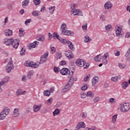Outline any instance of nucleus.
Masks as SVG:
<instances>
[{
    "label": "nucleus",
    "mask_w": 130,
    "mask_h": 130,
    "mask_svg": "<svg viewBox=\"0 0 130 130\" xmlns=\"http://www.w3.org/2000/svg\"><path fill=\"white\" fill-rule=\"evenodd\" d=\"M2 42L5 44L6 46H10V45H12L14 48L17 49L18 48V46H19L20 41L19 39H16L14 40V39L13 38H6L3 40Z\"/></svg>",
    "instance_id": "1"
},
{
    "label": "nucleus",
    "mask_w": 130,
    "mask_h": 130,
    "mask_svg": "<svg viewBox=\"0 0 130 130\" xmlns=\"http://www.w3.org/2000/svg\"><path fill=\"white\" fill-rule=\"evenodd\" d=\"M60 29L61 31L62 35H74V32L72 31L71 30H68V26L66 23H62L60 25Z\"/></svg>",
    "instance_id": "2"
},
{
    "label": "nucleus",
    "mask_w": 130,
    "mask_h": 130,
    "mask_svg": "<svg viewBox=\"0 0 130 130\" xmlns=\"http://www.w3.org/2000/svg\"><path fill=\"white\" fill-rule=\"evenodd\" d=\"M75 63L77 67H83V69H88V68L90 67V64L89 63H86V61H85V60L80 58L77 59L76 60Z\"/></svg>",
    "instance_id": "3"
},
{
    "label": "nucleus",
    "mask_w": 130,
    "mask_h": 130,
    "mask_svg": "<svg viewBox=\"0 0 130 130\" xmlns=\"http://www.w3.org/2000/svg\"><path fill=\"white\" fill-rule=\"evenodd\" d=\"M9 113H10V109L8 107L4 108L1 113V120H3L5 119Z\"/></svg>",
    "instance_id": "4"
},
{
    "label": "nucleus",
    "mask_w": 130,
    "mask_h": 130,
    "mask_svg": "<svg viewBox=\"0 0 130 130\" xmlns=\"http://www.w3.org/2000/svg\"><path fill=\"white\" fill-rule=\"evenodd\" d=\"M130 109V104L129 103H125L123 104L121 107L120 110L121 112H127Z\"/></svg>",
    "instance_id": "5"
},
{
    "label": "nucleus",
    "mask_w": 130,
    "mask_h": 130,
    "mask_svg": "<svg viewBox=\"0 0 130 130\" xmlns=\"http://www.w3.org/2000/svg\"><path fill=\"white\" fill-rule=\"evenodd\" d=\"M60 42L61 43H63V44H68V46L71 50H73L74 49V45H73V43H71V41H67L66 39H59Z\"/></svg>",
    "instance_id": "6"
},
{
    "label": "nucleus",
    "mask_w": 130,
    "mask_h": 130,
    "mask_svg": "<svg viewBox=\"0 0 130 130\" xmlns=\"http://www.w3.org/2000/svg\"><path fill=\"white\" fill-rule=\"evenodd\" d=\"M109 56V53L107 52H106L103 56L102 55L101 61L104 64H107V61H108V59L107 58Z\"/></svg>",
    "instance_id": "7"
},
{
    "label": "nucleus",
    "mask_w": 130,
    "mask_h": 130,
    "mask_svg": "<svg viewBox=\"0 0 130 130\" xmlns=\"http://www.w3.org/2000/svg\"><path fill=\"white\" fill-rule=\"evenodd\" d=\"M116 35L117 37H119L121 34V30H122V26L116 25L115 27Z\"/></svg>",
    "instance_id": "8"
},
{
    "label": "nucleus",
    "mask_w": 130,
    "mask_h": 130,
    "mask_svg": "<svg viewBox=\"0 0 130 130\" xmlns=\"http://www.w3.org/2000/svg\"><path fill=\"white\" fill-rule=\"evenodd\" d=\"M72 12L74 16H83V12L80 9L72 10Z\"/></svg>",
    "instance_id": "9"
},
{
    "label": "nucleus",
    "mask_w": 130,
    "mask_h": 130,
    "mask_svg": "<svg viewBox=\"0 0 130 130\" xmlns=\"http://www.w3.org/2000/svg\"><path fill=\"white\" fill-rule=\"evenodd\" d=\"M13 69H14V64H13V61H10L6 66V72L10 73Z\"/></svg>",
    "instance_id": "10"
},
{
    "label": "nucleus",
    "mask_w": 130,
    "mask_h": 130,
    "mask_svg": "<svg viewBox=\"0 0 130 130\" xmlns=\"http://www.w3.org/2000/svg\"><path fill=\"white\" fill-rule=\"evenodd\" d=\"M60 73L61 75L63 76H68L70 74V70L68 68H62L60 70Z\"/></svg>",
    "instance_id": "11"
},
{
    "label": "nucleus",
    "mask_w": 130,
    "mask_h": 130,
    "mask_svg": "<svg viewBox=\"0 0 130 130\" xmlns=\"http://www.w3.org/2000/svg\"><path fill=\"white\" fill-rule=\"evenodd\" d=\"M47 56H48V52H46L44 55L42 56L39 63L45 62L47 60Z\"/></svg>",
    "instance_id": "12"
},
{
    "label": "nucleus",
    "mask_w": 130,
    "mask_h": 130,
    "mask_svg": "<svg viewBox=\"0 0 130 130\" xmlns=\"http://www.w3.org/2000/svg\"><path fill=\"white\" fill-rule=\"evenodd\" d=\"M65 55L69 58V59H71V58H74V53L71 52V50H67L65 52Z\"/></svg>",
    "instance_id": "13"
},
{
    "label": "nucleus",
    "mask_w": 130,
    "mask_h": 130,
    "mask_svg": "<svg viewBox=\"0 0 130 130\" xmlns=\"http://www.w3.org/2000/svg\"><path fill=\"white\" fill-rule=\"evenodd\" d=\"M86 127V124H85V122H79L78 123L76 127L75 128L81 129V128H85Z\"/></svg>",
    "instance_id": "14"
},
{
    "label": "nucleus",
    "mask_w": 130,
    "mask_h": 130,
    "mask_svg": "<svg viewBox=\"0 0 130 130\" xmlns=\"http://www.w3.org/2000/svg\"><path fill=\"white\" fill-rule=\"evenodd\" d=\"M41 107H42V104H41L39 105H34L33 106L34 112H38V111H40V109H41Z\"/></svg>",
    "instance_id": "15"
},
{
    "label": "nucleus",
    "mask_w": 130,
    "mask_h": 130,
    "mask_svg": "<svg viewBox=\"0 0 130 130\" xmlns=\"http://www.w3.org/2000/svg\"><path fill=\"white\" fill-rule=\"evenodd\" d=\"M9 81H10V77L7 76L4 77L2 79L1 86H3V85H5V84H7Z\"/></svg>",
    "instance_id": "16"
},
{
    "label": "nucleus",
    "mask_w": 130,
    "mask_h": 130,
    "mask_svg": "<svg viewBox=\"0 0 130 130\" xmlns=\"http://www.w3.org/2000/svg\"><path fill=\"white\" fill-rule=\"evenodd\" d=\"M112 8V3L110 2H107L104 5V8L105 10H111Z\"/></svg>",
    "instance_id": "17"
},
{
    "label": "nucleus",
    "mask_w": 130,
    "mask_h": 130,
    "mask_svg": "<svg viewBox=\"0 0 130 130\" xmlns=\"http://www.w3.org/2000/svg\"><path fill=\"white\" fill-rule=\"evenodd\" d=\"M38 44H39V42L35 41L34 43H32L28 45V48L29 49H31V48H36V47L38 46Z\"/></svg>",
    "instance_id": "18"
},
{
    "label": "nucleus",
    "mask_w": 130,
    "mask_h": 130,
    "mask_svg": "<svg viewBox=\"0 0 130 130\" xmlns=\"http://www.w3.org/2000/svg\"><path fill=\"white\" fill-rule=\"evenodd\" d=\"M6 36H12L13 35V30L11 29H6L4 31Z\"/></svg>",
    "instance_id": "19"
},
{
    "label": "nucleus",
    "mask_w": 130,
    "mask_h": 130,
    "mask_svg": "<svg viewBox=\"0 0 130 130\" xmlns=\"http://www.w3.org/2000/svg\"><path fill=\"white\" fill-rule=\"evenodd\" d=\"M19 115H20L19 108H15L13 111V116H14V117H17Z\"/></svg>",
    "instance_id": "20"
},
{
    "label": "nucleus",
    "mask_w": 130,
    "mask_h": 130,
    "mask_svg": "<svg viewBox=\"0 0 130 130\" xmlns=\"http://www.w3.org/2000/svg\"><path fill=\"white\" fill-rule=\"evenodd\" d=\"M26 93H27V91H24L22 92V89H19L16 91V95L17 96H20V95H25Z\"/></svg>",
    "instance_id": "21"
},
{
    "label": "nucleus",
    "mask_w": 130,
    "mask_h": 130,
    "mask_svg": "<svg viewBox=\"0 0 130 130\" xmlns=\"http://www.w3.org/2000/svg\"><path fill=\"white\" fill-rule=\"evenodd\" d=\"M92 41V39L90 38V37L88 36H85L84 38V42L85 43H89V42H91Z\"/></svg>",
    "instance_id": "22"
},
{
    "label": "nucleus",
    "mask_w": 130,
    "mask_h": 130,
    "mask_svg": "<svg viewBox=\"0 0 130 130\" xmlns=\"http://www.w3.org/2000/svg\"><path fill=\"white\" fill-rule=\"evenodd\" d=\"M99 81V78H98V77H96V76L94 77L92 80V84L93 85H96V84L98 83Z\"/></svg>",
    "instance_id": "23"
},
{
    "label": "nucleus",
    "mask_w": 130,
    "mask_h": 130,
    "mask_svg": "<svg viewBox=\"0 0 130 130\" xmlns=\"http://www.w3.org/2000/svg\"><path fill=\"white\" fill-rule=\"evenodd\" d=\"M19 32L18 35L19 37H23V36L25 35V30H24V29L20 28H19Z\"/></svg>",
    "instance_id": "24"
},
{
    "label": "nucleus",
    "mask_w": 130,
    "mask_h": 130,
    "mask_svg": "<svg viewBox=\"0 0 130 130\" xmlns=\"http://www.w3.org/2000/svg\"><path fill=\"white\" fill-rule=\"evenodd\" d=\"M37 39L38 41H44L45 37L43 35H39L37 36Z\"/></svg>",
    "instance_id": "25"
},
{
    "label": "nucleus",
    "mask_w": 130,
    "mask_h": 130,
    "mask_svg": "<svg viewBox=\"0 0 130 130\" xmlns=\"http://www.w3.org/2000/svg\"><path fill=\"white\" fill-rule=\"evenodd\" d=\"M33 63V61H25L24 62V66L25 67H29L30 68H32V64Z\"/></svg>",
    "instance_id": "26"
},
{
    "label": "nucleus",
    "mask_w": 130,
    "mask_h": 130,
    "mask_svg": "<svg viewBox=\"0 0 130 130\" xmlns=\"http://www.w3.org/2000/svg\"><path fill=\"white\" fill-rule=\"evenodd\" d=\"M120 79H121L120 76H119L112 77L111 80L112 82H117V81H118V80H120Z\"/></svg>",
    "instance_id": "27"
},
{
    "label": "nucleus",
    "mask_w": 130,
    "mask_h": 130,
    "mask_svg": "<svg viewBox=\"0 0 130 130\" xmlns=\"http://www.w3.org/2000/svg\"><path fill=\"white\" fill-rule=\"evenodd\" d=\"M108 103L112 105L115 104V103H116V99L113 98H111L109 99Z\"/></svg>",
    "instance_id": "28"
},
{
    "label": "nucleus",
    "mask_w": 130,
    "mask_h": 130,
    "mask_svg": "<svg viewBox=\"0 0 130 130\" xmlns=\"http://www.w3.org/2000/svg\"><path fill=\"white\" fill-rule=\"evenodd\" d=\"M121 87L122 89H125L127 87H128V83L126 81H124L121 84Z\"/></svg>",
    "instance_id": "29"
},
{
    "label": "nucleus",
    "mask_w": 130,
    "mask_h": 130,
    "mask_svg": "<svg viewBox=\"0 0 130 130\" xmlns=\"http://www.w3.org/2000/svg\"><path fill=\"white\" fill-rule=\"evenodd\" d=\"M102 54H100L94 57V60L96 62L101 61Z\"/></svg>",
    "instance_id": "30"
},
{
    "label": "nucleus",
    "mask_w": 130,
    "mask_h": 130,
    "mask_svg": "<svg viewBox=\"0 0 130 130\" xmlns=\"http://www.w3.org/2000/svg\"><path fill=\"white\" fill-rule=\"evenodd\" d=\"M68 77H69V79H70L69 80L72 81L73 83L74 82H77V81L78 80L77 78L74 77L73 75H69Z\"/></svg>",
    "instance_id": "31"
},
{
    "label": "nucleus",
    "mask_w": 130,
    "mask_h": 130,
    "mask_svg": "<svg viewBox=\"0 0 130 130\" xmlns=\"http://www.w3.org/2000/svg\"><path fill=\"white\" fill-rule=\"evenodd\" d=\"M29 0H24L22 3L23 8H26V7H27V6L29 5Z\"/></svg>",
    "instance_id": "32"
},
{
    "label": "nucleus",
    "mask_w": 130,
    "mask_h": 130,
    "mask_svg": "<svg viewBox=\"0 0 130 130\" xmlns=\"http://www.w3.org/2000/svg\"><path fill=\"white\" fill-rule=\"evenodd\" d=\"M52 37L54 39H58L59 41V39H59V36L58 35V34H57V32H54L52 35Z\"/></svg>",
    "instance_id": "33"
},
{
    "label": "nucleus",
    "mask_w": 130,
    "mask_h": 130,
    "mask_svg": "<svg viewBox=\"0 0 130 130\" xmlns=\"http://www.w3.org/2000/svg\"><path fill=\"white\" fill-rule=\"evenodd\" d=\"M117 119V114H115V115L112 116V123H115L116 122V120Z\"/></svg>",
    "instance_id": "34"
},
{
    "label": "nucleus",
    "mask_w": 130,
    "mask_h": 130,
    "mask_svg": "<svg viewBox=\"0 0 130 130\" xmlns=\"http://www.w3.org/2000/svg\"><path fill=\"white\" fill-rule=\"evenodd\" d=\"M87 97H90V98H93L94 97V93L91 91H88L86 94Z\"/></svg>",
    "instance_id": "35"
},
{
    "label": "nucleus",
    "mask_w": 130,
    "mask_h": 130,
    "mask_svg": "<svg viewBox=\"0 0 130 130\" xmlns=\"http://www.w3.org/2000/svg\"><path fill=\"white\" fill-rule=\"evenodd\" d=\"M49 13L50 14H53V12L55 11V6H51L49 8Z\"/></svg>",
    "instance_id": "36"
},
{
    "label": "nucleus",
    "mask_w": 130,
    "mask_h": 130,
    "mask_svg": "<svg viewBox=\"0 0 130 130\" xmlns=\"http://www.w3.org/2000/svg\"><path fill=\"white\" fill-rule=\"evenodd\" d=\"M58 114H59V110L58 109H56L53 112V116H56V115H58Z\"/></svg>",
    "instance_id": "37"
},
{
    "label": "nucleus",
    "mask_w": 130,
    "mask_h": 130,
    "mask_svg": "<svg viewBox=\"0 0 130 130\" xmlns=\"http://www.w3.org/2000/svg\"><path fill=\"white\" fill-rule=\"evenodd\" d=\"M39 67V63H35L34 62H32V64L31 65V68H32L33 69H37V68Z\"/></svg>",
    "instance_id": "38"
},
{
    "label": "nucleus",
    "mask_w": 130,
    "mask_h": 130,
    "mask_svg": "<svg viewBox=\"0 0 130 130\" xmlns=\"http://www.w3.org/2000/svg\"><path fill=\"white\" fill-rule=\"evenodd\" d=\"M34 74V71H29L28 74H27V77L29 79L31 78V77H32L33 75Z\"/></svg>",
    "instance_id": "39"
},
{
    "label": "nucleus",
    "mask_w": 130,
    "mask_h": 130,
    "mask_svg": "<svg viewBox=\"0 0 130 130\" xmlns=\"http://www.w3.org/2000/svg\"><path fill=\"white\" fill-rule=\"evenodd\" d=\"M44 95L49 97V96H50V91L49 90H45L44 91Z\"/></svg>",
    "instance_id": "40"
},
{
    "label": "nucleus",
    "mask_w": 130,
    "mask_h": 130,
    "mask_svg": "<svg viewBox=\"0 0 130 130\" xmlns=\"http://www.w3.org/2000/svg\"><path fill=\"white\" fill-rule=\"evenodd\" d=\"M33 1L35 6H38V5H40V3H41L40 0H33Z\"/></svg>",
    "instance_id": "41"
},
{
    "label": "nucleus",
    "mask_w": 130,
    "mask_h": 130,
    "mask_svg": "<svg viewBox=\"0 0 130 130\" xmlns=\"http://www.w3.org/2000/svg\"><path fill=\"white\" fill-rule=\"evenodd\" d=\"M87 23H85L82 25V28L84 32H86V31H87Z\"/></svg>",
    "instance_id": "42"
},
{
    "label": "nucleus",
    "mask_w": 130,
    "mask_h": 130,
    "mask_svg": "<svg viewBox=\"0 0 130 130\" xmlns=\"http://www.w3.org/2000/svg\"><path fill=\"white\" fill-rule=\"evenodd\" d=\"M80 96L82 99H85V98L87 97V94H86L85 93L82 92L81 93Z\"/></svg>",
    "instance_id": "43"
},
{
    "label": "nucleus",
    "mask_w": 130,
    "mask_h": 130,
    "mask_svg": "<svg viewBox=\"0 0 130 130\" xmlns=\"http://www.w3.org/2000/svg\"><path fill=\"white\" fill-rule=\"evenodd\" d=\"M52 98H51L50 99H48L47 102L46 103L48 105H50V104H51V103H52Z\"/></svg>",
    "instance_id": "44"
},
{
    "label": "nucleus",
    "mask_w": 130,
    "mask_h": 130,
    "mask_svg": "<svg viewBox=\"0 0 130 130\" xmlns=\"http://www.w3.org/2000/svg\"><path fill=\"white\" fill-rule=\"evenodd\" d=\"M87 116H88V114L87 113V112H84L82 113V118H86Z\"/></svg>",
    "instance_id": "45"
},
{
    "label": "nucleus",
    "mask_w": 130,
    "mask_h": 130,
    "mask_svg": "<svg viewBox=\"0 0 130 130\" xmlns=\"http://www.w3.org/2000/svg\"><path fill=\"white\" fill-rule=\"evenodd\" d=\"M32 16H34V17H37L38 16H39V14L38 13V11H34L32 13Z\"/></svg>",
    "instance_id": "46"
},
{
    "label": "nucleus",
    "mask_w": 130,
    "mask_h": 130,
    "mask_svg": "<svg viewBox=\"0 0 130 130\" xmlns=\"http://www.w3.org/2000/svg\"><path fill=\"white\" fill-rule=\"evenodd\" d=\"M56 57H57V59H60V58L62 57V56L61 55V53H56Z\"/></svg>",
    "instance_id": "47"
},
{
    "label": "nucleus",
    "mask_w": 130,
    "mask_h": 130,
    "mask_svg": "<svg viewBox=\"0 0 130 130\" xmlns=\"http://www.w3.org/2000/svg\"><path fill=\"white\" fill-rule=\"evenodd\" d=\"M118 66H119V68H120V69H124V68H125V65L124 64H122L121 63H119Z\"/></svg>",
    "instance_id": "48"
},
{
    "label": "nucleus",
    "mask_w": 130,
    "mask_h": 130,
    "mask_svg": "<svg viewBox=\"0 0 130 130\" xmlns=\"http://www.w3.org/2000/svg\"><path fill=\"white\" fill-rule=\"evenodd\" d=\"M54 71L57 74V73H58V72H60V69H59V68H57V67H54Z\"/></svg>",
    "instance_id": "49"
},
{
    "label": "nucleus",
    "mask_w": 130,
    "mask_h": 130,
    "mask_svg": "<svg viewBox=\"0 0 130 130\" xmlns=\"http://www.w3.org/2000/svg\"><path fill=\"white\" fill-rule=\"evenodd\" d=\"M100 100V98L98 96H96L93 99V102L96 103V102H98L99 100Z\"/></svg>",
    "instance_id": "50"
},
{
    "label": "nucleus",
    "mask_w": 130,
    "mask_h": 130,
    "mask_svg": "<svg viewBox=\"0 0 130 130\" xmlns=\"http://www.w3.org/2000/svg\"><path fill=\"white\" fill-rule=\"evenodd\" d=\"M88 88V86H87L86 84H85L84 86H83L81 87V90L82 91H85V90H87V88Z\"/></svg>",
    "instance_id": "51"
},
{
    "label": "nucleus",
    "mask_w": 130,
    "mask_h": 130,
    "mask_svg": "<svg viewBox=\"0 0 130 130\" xmlns=\"http://www.w3.org/2000/svg\"><path fill=\"white\" fill-rule=\"evenodd\" d=\"M114 53L115 56H119V55H120V52L118 50H116Z\"/></svg>",
    "instance_id": "52"
},
{
    "label": "nucleus",
    "mask_w": 130,
    "mask_h": 130,
    "mask_svg": "<svg viewBox=\"0 0 130 130\" xmlns=\"http://www.w3.org/2000/svg\"><path fill=\"white\" fill-rule=\"evenodd\" d=\"M56 49H55V48H54V47H52L51 48V52L52 53H54V52H55Z\"/></svg>",
    "instance_id": "53"
},
{
    "label": "nucleus",
    "mask_w": 130,
    "mask_h": 130,
    "mask_svg": "<svg viewBox=\"0 0 130 130\" xmlns=\"http://www.w3.org/2000/svg\"><path fill=\"white\" fill-rule=\"evenodd\" d=\"M69 86H71L72 87V86H73V85H74V82L71 80H69V81H68V83H67Z\"/></svg>",
    "instance_id": "54"
},
{
    "label": "nucleus",
    "mask_w": 130,
    "mask_h": 130,
    "mask_svg": "<svg viewBox=\"0 0 130 130\" xmlns=\"http://www.w3.org/2000/svg\"><path fill=\"white\" fill-rule=\"evenodd\" d=\"M67 64L66 61H61L59 62V66H65Z\"/></svg>",
    "instance_id": "55"
},
{
    "label": "nucleus",
    "mask_w": 130,
    "mask_h": 130,
    "mask_svg": "<svg viewBox=\"0 0 130 130\" xmlns=\"http://www.w3.org/2000/svg\"><path fill=\"white\" fill-rule=\"evenodd\" d=\"M125 56L127 57V56H130V49H128V50H127V52L126 53Z\"/></svg>",
    "instance_id": "56"
},
{
    "label": "nucleus",
    "mask_w": 130,
    "mask_h": 130,
    "mask_svg": "<svg viewBox=\"0 0 130 130\" xmlns=\"http://www.w3.org/2000/svg\"><path fill=\"white\" fill-rule=\"evenodd\" d=\"M89 78H90V74H88V75H87V76L85 78H84V82H87Z\"/></svg>",
    "instance_id": "57"
},
{
    "label": "nucleus",
    "mask_w": 130,
    "mask_h": 130,
    "mask_svg": "<svg viewBox=\"0 0 130 130\" xmlns=\"http://www.w3.org/2000/svg\"><path fill=\"white\" fill-rule=\"evenodd\" d=\"M68 91H69V89H68L67 87H64V88H63L62 90V92L64 93L66 92H68Z\"/></svg>",
    "instance_id": "58"
},
{
    "label": "nucleus",
    "mask_w": 130,
    "mask_h": 130,
    "mask_svg": "<svg viewBox=\"0 0 130 130\" xmlns=\"http://www.w3.org/2000/svg\"><path fill=\"white\" fill-rule=\"evenodd\" d=\"M23 54H25V49L22 48L20 51V55H23Z\"/></svg>",
    "instance_id": "59"
},
{
    "label": "nucleus",
    "mask_w": 130,
    "mask_h": 130,
    "mask_svg": "<svg viewBox=\"0 0 130 130\" xmlns=\"http://www.w3.org/2000/svg\"><path fill=\"white\" fill-rule=\"evenodd\" d=\"M31 19H27L25 22V25H28V24H29V23H31Z\"/></svg>",
    "instance_id": "60"
},
{
    "label": "nucleus",
    "mask_w": 130,
    "mask_h": 130,
    "mask_svg": "<svg viewBox=\"0 0 130 130\" xmlns=\"http://www.w3.org/2000/svg\"><path fill=\"white\" fill-rule=\"evenodd\" d=\"M111 28V25L108 24V25L106 26L105 28L106 30H109Z\"/></svg>",
    "instance_id": "61"
},
{
    "label": "nucleus",
    "mask_w": 130,
    "mask_h": 130,
    "mask_svg": "<svg viewBox=\"0 0 130 130\" xmlns=\"http://www.w3.org/2000/svg\"><path fill=\"white\" fill-rule=\"evenodd\" d=\"M12 8H13V6L11 4H9L7 5V9L8 10H11V9H12Z\"/></svg>",
    "instance_id": "62"
},
{
    "label": "nucleus",
    "mask_w": 130,
    "mask_h": 130,
    "mask_svg": "<svg viewBox=\"0 0 130 130\" xmlns=\"http://www.w3.org/2000/svg\"><path fill=\"white\" fill-rule=\"evenodd\" d=\"M100 19L103 22L105 20V16L104 15H101L100 17Z\"/></svg>",
    "instance_id": "63"
},
{
    "label": "nucleus",
    "mask_w": 130,
    "mask_h": 130,
    "mask_svg": "<svg viewBox=\"0 0 130 130\" xmlns=\"http://www.w3.org/2000/svg\"><path fill=\"white\" fill-rule=\"evenodd\" d=\"M125 37L126 38H129V37H130V32H127V33H126Z\"/></svg>",
    "instance_id": "64"
}]
</instances>
